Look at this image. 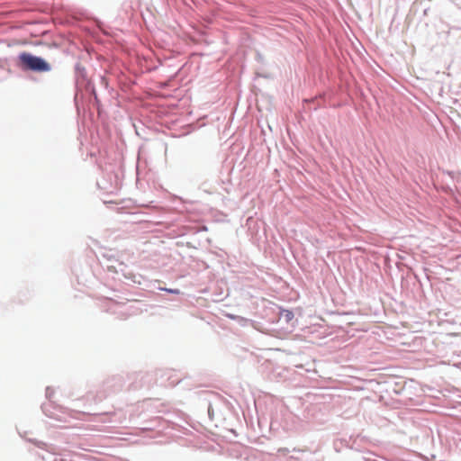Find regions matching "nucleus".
<instances>
[{
  "mask_svg": "<svg viewBox=\"0 0 461 461\" xmlns=\"http://www.w3.org/2000/svg\"><path fill=\"white\" fill-rule=\"evenodd\" d=\"M165 290H166L167 292H168V293H171V294H178L180 293V292H179V290H177V289H165Z\"/></svg>",
  "mask_w": 461,
  "mask_h": 461,
  "instance_id": "7ed1b4c3",
  "label": "nucleus"
},
{
  "mask_svg": "<svg viewBox=\"0 0 461 461\" xmlns=\"http://www.w3.org/2000/svg\"><path fill=\"white\" fill-rule=\"evenodd\" d=\"M19 59L27 69L32 71L46 72L50 69V66L43 59L27 52L21 53Z\"/></svg>",
  "mask_w": 461,
  "mask_h": 461,
  "instance_id": "f257e3e1",
  "label": "nucleus"
},
{
  "mask_svg": "<svg viewBox=\"0 0 461 461\" xmlns=\"http://www.w3.org/2000/svg\"><path fill=\"white\" fill-rule=\"evenodd\" d=\"M285 317L289 321V320H292L294 318V314H293V312L291 311H286L285 312Z\"/></svg>",
  "mask_w": 461,
  "mask_h": 461,
  "instance_id": "f03ea898",
  "label": "nucleus"
}]
</instances>
